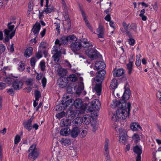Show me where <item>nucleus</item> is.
Listing matches in <instances>:
<instances>
[{
	"label": "nucleus",
	"mask_w": 161,
	"mask_h": 161,
	"mask_svg": "<svg viewBox=\"0 0 161 161\" xmlns=\"http://www.w3.org/2000/svg\"><path fill=\"white\" fill-rule=\"evenodd\" d=\"M3 159L2 149L1 146L0 145V161H2Z\"/></svg>",
	"instance_id": "0e129e2a"
},
{
	"label": "nucleus",
	"mask_w": 161,
	"mask_h": 161,
	"mask_svg": "<svg viewBox=\"0 0 161 161\" xmlns=\"http://www.w3.org/2000/svg\"><path fill=\"white\" fill-rule=\"evenodd\" d=\"M34 117H32L29 119L24 121L23 123V125L24 128L29 131H30L32 129L31 123Z\"/></svg>",
	"instance_id": "2eb2a0df"
},
{
	"label": "nucleus",
	"mask_w": 161,
	"mask_h": 161,
	"mask_svg": "<svg viewBox=\"0 0 161 161\" xmlns=\"http://www.w3.org/2000/svg\"><path fill=\"white\" fill-rule=\"evenodd\" d=\"M60 46H59V45H56L54 46L53 48L52 53H61L60 49Z\"/></svg>",
	"instance_id": "c9c22d12"
},
{
	"label": "nucleus",
	"mask_w": 161,
	"mask_h": 161,
	"mask_svg": "<svg viewBox=\"0 0 161 161\" xmlns=\"http://www.w3.org/2000/svg\"><path fill=\"white\" fill-rule=\"evenodd\" d=\"M133 150L137 155L136 158V161H141V154L142 153L141 147L136 145L134 147Z\"/></svg>",
	"instance_id": "1a4fd4ad"
},
{
	"label": "nucleus",
	"mask_w": 161,
	"mask_h": 161,
	"mask_svg": "<svg viewBox=\"0 0 161 161\" xmlns=\"http://www.w3.org/2000/svg\"><path fill=\"white\" fill-rule=\"evenodd\" d=\"M68 41L72 43H74L77 40V38L74 35L68 36Z\"/></svg>",
	"instance_id": "4c0bfd02"
},
{
	"label": "nucleus",
	"mask_w": 161,
	"mask_h": 161,
	"mask_svg": "<svg viewBox=\"0 0 161 161\" xmlns=\"http://www.w3.org/2000/svg\"><path fill=\"white\" fill-rule=\"evenodd\" d=\"M42 76V75L41 74L37 73V75L36 76V78L37 80H39L41 79Z\"/></svg>",
	"instance_id": "774afa93"
},
{
	"label": "nucleus",
	"mask_w": 161,
	"mask_h": 161,
	"mask_svg": "<svg viewBox=\"0 0 161 161\" xmlns=\"http://www.w3.org/2000/svg\"><path fill=\"white\" fill-rule=\"evenodd\" d=\"M122 25L125 30H127L128 28L129 25V24H127L125 22H124L123 23Z\"/></svg>",
	"instance_id": "bf43d9fd"
},
{
	"label": "nucleus",
	"mask_w": 161,
	"mask_h": 161,
	"mask_svg": "<svg viewBox=\"0 0 161 161\" xmlns=\"http://www.w3.org/2000/svg\"><path fill=\"white\" fill-rule=\"evenodd\" d=\"M47 46V44L46 42H42L40 45L39 49L42 50V49H44L46 48Z\"/></svg>",
	"instance_id": "c03bdc74"
},
{
	"label": "nucleus",
	"mask_w": 161,
	"mask_h": 161,
	"mask_svg": "<svg viewBox=\"0 0 161 161\" xmlns=\"http://www.w3.org/2000/svg\"><path fill=\"white\" fill-rule=\"evenodd\" d=\"M7 92L10 94L13 95H14V91L13 89L12 88L9 89H7Z\"/></svg>",
	"instance_id": "e2e57ef3"
},
{
	"label": "nucleus",
	"mask_w": 161,
	"mask_h": 161,
	"mask_svg": "<svg viewBox=\"0 0 161 161\" xmlns=\"http://www.w3.org/2000/svg\"><path fill=\"white\" fill-rule=\"evenodd\" d=\"M129 44L130 45H133L135 43V40L134 39L130 38L128 39Z\"/></svg>",
	"instance_id": "6e6d98bb"
},
{
	"label": "nucleus",
	"mask_w": 161,
	"mask_h": 161,
	"mask_svg": "<svg viewBox=\"0 0 161 161\" xmlns=\"http://www.w3.org/2000/svg\"><path fill=\"white\" fill-rule=\"evenodd\" d=\"M18 65V69L19 71H22L25 68L24 64L22 62H20Z\"/></svg>",
	"instance_id": "a19ab883"
},
{
	"label": "nucleus",
	"mask_w": 161,
	"mask_h": 161,
	"mask_svg": "<svg viewBox=\"0 0 161 161\" xmlns=\"http://www.w3.org/2000/svg\"><path fill=\"white\" fill-rule=\"evenodd\" d=\"M117 80L115 79H113L112 80L111 83L110 85V87L111 89H115L118 86Z\"/></svg>",
	"instance_id": "2f4dec72"
},
{
	"label": "nucleus",
	"mask_w": 161,
	"mask_h": 161,
	"mask_svg": "<svg viewBox=\"0 0 161 161\" xmlns=\"http://www.w3.org/2000/svg\"><path fill=\"white\" fill-rule=\"evenodd\" d=\"M53 7L48 6V3H46V8H45L44 11L47 14L50 13L53 11Z\"/></svg>",
	"instance_id": "bb28decb"
},
{
	"label": "nucleus",
	"mask_w": 161,
	"mask_h": 161,
	"mask_svg": "<svg viewBox=\"0 0 161 161\" xmlns=\"http://www.w3.org/2000/svg\"><path fill=\"white\" fill-rule=\"evenodd\" d=\"M12 23H8V29H5L4 31V32L6 37L4 39V42H8L10 39H11L13 36H14L15 30L13 31L14 28V25H12Z\"/></svg>",
	"instance_id": "20e7f679"
},
{
	"label": "nucleus",
	"mask_w": 161,
	"mask_h": 161,
	"mask_svg": "<svg viewBox=\"0 0 161 161\" xmlns=\"http://www.w3.org/2000/svg\"><path fill=\"white\" fill-rule=\"evenodd\" d=\"M36 62V61L35 58H32L31 60V66L34 67L35 66Z\"/></svg>",
	"instance_id": "5fc2aeb1"
},
{
	"label": "nucleus",
	"mask_w": 161,
	"mask_h": 161,
	"mask_svg": "<svg viewBox=\"0 0 161 161\" xmlns=\"http://www.w3.org/2000/svg\"><path fill=\"white\" fill-rule=\"evenodd\" d=\"M82 47V44L79 42L72 43L71 45V49L74 52L80 50Z\"/></svg>",
	"instance_id": "4468645a"
},
{
	"label": "nucleus",
	"mask_w": 161,
	"mask_h": 161,
	"mask_svg": "<svg viewBox=\"0 0 161 161\" xmlns=\"http://www.w3.org/2000/svg\"><path fill=\"white\" fill-rule=\"evenodd\" d=\"M33 83V80L31 78L28 79L26 81V83L27 85H32Z\"/></svg>",
	"instance_id": "3c124183"
},
{
	"label": "nucleus",
	"mask_w": 161,
	"mask_h": 161,
	"mask_svg": "<svg viewBox=\"0 0 161 161\" xmlns=\"http://www.w3.org/2000/svg\"><path fill=\"white\" fill-rule=\"evenodd\" d=\"M28 151L30 152L28 155V158L31 160H35L39 155L40 153L36 148V145L35 144L32 145L29 148Z\"/></svg>",
	"instance_id": "39448f33"
},
{
	"label": "nucleus",
	"mask_w": 161,
	"mask_h": 161,
	"mask_svg": "<svg viewBox=\"0 0 161 161\" xmlns=\"http://www.w3.org/2000/svg\"><path fill=\"white\" fill-rule=\"evenodd\" d=\"M54 55L52 56V58H53V60L56 62H58L60 59V57L61 55V53H52Z\"/></svg>",
	"instance_id": "c85d7f7f"
},
{
	"label": "nucleus",
	"mask_w": 161,
	"mask_h": 161,
	"mask_svg": "<svg viewBox=\"0 0 161 161\" xmlns=\"http://www.w3.org/2000/svg\"><path fill=\"white\" fill-rule=\"evenodd\" d=\"M88 130V129L86 128L82 129L80 135V137L81 138H84L87 134Z\"/></svg>",
	"instance_id": "f704fd0d"
},
{
	"label": "nucleus",
	"mask_w": 161,
	"mask_h": 161,
	"mask_svg": "<svg viewBox=\"0 0 161 161\" xmlns=\"http://www.w3.org/2000/svg\"><path fill=\"white\" fill-rule=\"evenodd\" d=\"M82 46L85 48L86 54L92 60L96 58L99 53L98 51L94 49H92V45L91 43L87 41L82 42Z\"/></svg>",
	"instance_id": "f03ea898"
},
{
	"label": "nucleus",
	"mask_w": 161,
	"mask_h": 161,
	"mask_svg": "<svg viewBox=\"0 0 161 161\" xmlns=\"http://www.w3.org/2000/svg\"><path fill=\"white\" fill-rule=\"evenodd\" d=\"M65 113L64 112H62L56 114V117L58 119H60L65 116Z\"/></svg>",
	"instance_id": "37998d69"
},
{
	"label": "nucleus",
	"mask_w": 161,
	"mask_h": 161,
	"mask_svg": "<svg viewBox=\"0 0 161 161\" xmlns=\"http://www.w3.org/2000/svg\"><path fill=\"white\" fill-rule=\"evenodd\" d=\"M91 126L92 127V130L93 131L95 132L97 130V127L95 122H92L91 124Z\"/></svg>",
	"instance_id": "8fccbe9b"
},
{
	"label": "nucleus",
	"mask_w": 161,
	"mask_h": 161,
	"mask_svg": "<svg viewBox=\"0 0 161 161\" xmlns=\"http://www.w3.org/2000/svg\"><path fill=\"white\" fill-rule=\"evenodd\" d=\"M42 50L39 49L38 52L36 53V57L38 59L42 58Z\"/></svg>",
	"instance_id": "603ef678"
},
{
	"label": "nucleus",
	"mask_w": 161,
	"mask_h": 161,
	"mask_svg": "<svg viewBox=\"0 0 161 161\" xmlns=\"http://www.w3.org/2000/svg\"><path fill=\"white\" fill-rule=\"evenodd\" d=\"M92 107L94 111L98 110L101 106V104L99 100L95 99L91 102Z\"/></svg>",
	"instance_id": "a211bd4d"
},
{
	"label": "nucleus",
	"mask_w": 161,
	"mask_h": 161,
	"mask_svg": "<svg viewBox=\"0 0 161 161\" xmlns=\"http://www.w3.org/2000/svg\"><path fill=\"white\" fill-rule=\"evenodd\" d=\"M74 105L76 108H83L82 101V100L78 98L76 99L74 101Z\"/></svg>",
	"instance_id": "412c9836"
},
{
	"label": "nucleus",
	"mask_w": 161,
	"mask_h": 161,
	"mask_svg": "<svg viewBox=\"0 0 161 161\" xmlns=\"http://www.w3.org/2000/svg\"><path fill=\"white\" fill-rule=\"evenodd\" d=\"M60 21L58 20L56 22H54V24L56 27V29L58 33H60Z\"/></svg>",
	"instance_id": "58836bf2"
},
{
	"label": "nucleus",
	"mask_w": 161,
	"mask_h": 161,
	"mask_svg": "<svg viewBox=\"0 0 161 161\" xmlns=\"http://www.w3.org/2000/svg\"><path fill=\"white\" fill-rule=\"evenodd\" d=\"M20 141V137L19 135H17L14 138V143L15 144H17Z\"/></svg>",
	"instance_id": "49530a36"
},
{
	"label": "nucleus",
	"mask_w": 161,
	"mask_h": 161,
	"mask_svg": "<svg viewBox=\"0 0 161 161\" xmlns=\"http://www.w3.org/2000/svg\"><path fill=\"white\" fill-rule=\"evenodd\" d=\"M141 61L139 58H137L136 61V65L137 66H139L141 64Z\"/></svg>",
	"instance_id": "13d9d810"
},
{
	"label": "nucleus",
	"mask_w": 161,
	"mask_h": 161,
	"mask_svg": "<svg viewBox=\"0 0 161 161\" xmlns=\"http://www.w3.org/2000/svg\"><path fill=\"white\" fill-rule=\"evenodd\" d=\"M61 144L64 145H69L71 143V141L69 139H62L60 141Z\"/></svg>",
	"instance_id": "72a5a7b5"
},
{
	"label": "nucleus",
	"mask_w": 161,
	"mask_h": 161,
	"mask_svg": "<svg viewBox=\"0 0 161 161\" xmlns=\"http://www.w3.org/2000/svg\"><path fill=\"white\" fill-rule=\"evenodd\" d=\"M81 120V118H76L74 120V124L76 126L79 125L80 124V122Z\"/></svg>",
	"instance_id": "79ce46f5"
},
{
	"label": "nucleus",
	"mask_w": 161,
	"mask_h": 161,
	"mask_svg": "<svg viewBox=\"0 0 161 161\" xmlns=\"http://www.w3.org/2000/svg\"><path fill=\"white\" fill-rule=\"evenodd\" d=\"M69 42L68 37L65 36H62L60 40L58 39H56L55 42L56 45H59L60 46L62 45H64Z\"/></svg>",
	"instance_id": "f3484780"
},
{
	"label": "nucleus",
	"mask_w": 161,
	"mask_h": 161,
	"mask_svg": "<svg viewBox=\"0 0 161 161\" xmlns=\"http://www.w3.org/2000/svg\"><path fill=\"white\" fill-rule=\"evenodd\" d=\"M73 100L72 99H69V96L64 95L63 97L61 104L64 105V107H67L70 103H71Z\"/></svg>",
	"instance_id": "ddd939ff"
},
{
	"label": "nucleus",
	"mask_w": 161,
	"mask_h": 161,
	"mask_svg": "<svg viewBox=\"0 0 161 161\" xmlns=\"http://www.w3.org/2000/svg\"><path fill=\"white\" fill-rule=\"evenodd\" d=\"M119 142L120 143L125 144L127 143L126 134L125 130L119 129Z\"/></svg>",
	"instance_id": "6e6552de"
},
{
	"label": "nucleus",
	"mask_w": 161,
	"mask_h": 161,
	"mask_svg": "<svg viewBox=\"0 0 161 161\" xmlns=\"http://www.w3.org/2000/svg\"><path fill=\"white\" fill-rule=\"evenodd\" d=\"M157 158L156 157V153H153L152 156V160L153 161H157L159 159V161H161V152H158L157 153Z\"/></svg>",
	"instance_id": "cd10ccee"
},
{
	"label": "nucleus",
	"mask_w": 161,
	"mask_h": 161,
	"mask_svg": "<svg viewBox=\"0 0 161 161\" xmlns=\"http://www.w3.org/2000/svg\"><path fill=\"white\" fill-rule=\"evenodd\" d=\"M41 26L40 23H36L32 29L34 35L37 36L39 32Z\"/></svg>",
	"instance_id": "4be33fe9"
},
{
	"label": "nucleus",
	"mask_w": 161,
	"mask_h": 161,
	"mask_svg": "<svg viewBox=\"0 0 161 161\" xmlns=\"http://www.w3.org/2000/svg\"><path fill=\"white\" fill-rule=\"evenodd\" d=\"M33 6L32 4H29L28 6V12H31L33 10Z\"/></svg>",
	"instance_id": "4d7b16f0"
},
{
	"label": "nucleus",
	"mask_w": 161,
	"mask_h": 161,
	"mask_svg": "<svg viewBox=\"0 0 161 161\" xmlns=\"http://www.w3.org/2000/svg\"><path fill=\"white\" fill-rule=\"evenodd\" d=\"M68 78L69 80L72 82H75L77 80L76 76L75 74L70 75L69 76Z\"/></svg>",
	"instance_id": "ea45409f"
},
{
	"label": "nucleus",
	"mask_w": 161,
	"mask_h": 161,
	"mask_svg": "<svg viewBox=\"0 0 161 161\" xmlns=\"http://www.w3.org/2000/svg\"><path fill=\"white\" fill-rule=\"evenodd\" d=\"M5 49V47L3 45H0V53L3 52Z\"/></svg>",
	"instance_id": "052dcab7"
},
{
	"label": "nucleus",
	"mask_w": 161,
	"mask_h": 161,
	"mask_svg": "<svg viewBox=\"0 0 161 161\" xmlns=\"http://www.w3.org/2000/svg\"><path fill=\"white\" fill-rule=\"evenodd\" d=\"M80 11L82 15V17L83 19V20L84 21L86 25L87 26L88 28L92 32L93 31V29L91 26L90 25L89 21L87 20V16L86 15L85 12L82 8L80 9Z\"/></svg>",
	"instance_id": "9b49d317"
},
{
	"label": "nucleus",
	"mask_w": 161,
	"mask_h": 161,
	"mask_svg": "<svg viewBox=\"0 0 161 161\" xmlns=\"http://www.w3.org/2000/svg\"><path fill=\"white\" fill-rule=\"evenodd\" d=\"M97 34L99 38H103L104 36V30L103 26L99 25L97 30Z\"/></svg>",
	"instance_id": "5701e85b"
},
{
	"label": "nucleus",
	"mask_w": 161,
	"mask_h": 161,
	"mask_svg": "<svg viewBox=\"0 0 161 161\" xmlns=\"http://www.w3.org/2000/svg\"><path fill=\"white\" fill-rule=\"evenodd\" d=\"M35 97L36 101H38L41 97V93L39 91H36L35 92Z\"/></svg>",
	"instance_id": "a18cd8bd"
},
{
	"label": "nucleus",
	"mask_w": 161,
	"mask_h": 161,
	"mask_svg": "<svg viewBox=\"0 0 161 161\" xmlns=\"http://www.w3.org/2000/svg\"><path fill=\"white\" fill-rule=\"evenodd\" d=\"M113 76L114 77H119L122 75L124 74V70L122 69H115L113 72Z\"/></svg>",
	"instance_id": "b1692460"
},
{
	"label": "nucleus",
	"mask_w": 161,
	"mask_h": 161,
	"mask_svg": "<svg viewBox=\"0 0 161 161\" xmlns=\"http://www.w3.org/2000/svg\"><path fill=\"white\" fill-rule=\"evenodd\" d=\"M82 122L86 125H89L91 122L92 117L88 115H85L81 118Z\"/></svg>",
	"instance_id": "aec40b11"
},
{
	"label": "nucleus",
	"mask_w": 161,
	"mask_h": 161,
	"mask_svg": "<svg viewBox=\"0 0 161 161\" xmlns=\"http://www.w3.org/2000/svg\"><path fill=\"white\" fill-rule=\"evenodd\" d=\"M108 140L107 139H106L105 140V144L104 145V149L105 152V159L106 161H111L110 157L109 155V152L108 150Z\"/></svg>",
	"instance_id": "dca6fc26"
},
{
	"label": "nucleus",
	"mask_w": 161,
	"mask_h": 161,
	"mask_svg": "<svg viewBox=\"0 0 161 161\" xmlns=\"http://www.w3.org/2000/svg\"><path fill=\"white\" fill-rule=\"evenodd\" d=\"M55 69L58 75L60 76L66 75L67 73L66 70L62 68L60 65L58 64H57L56 65Z\"/></svg>",
	"instance_id": "9d476101"
},
{
	"label": "nucleus",
	"mask_w": 161,
	"mask_h": 161,
	"mask_svg": "<svg viewBox=\"0 0 161 161\" xmlns=\"http://www.w3.org/2000/svg\"><path fill=\"white\" fill-rule=\"evenodd\" d=\"M71 120L69 119H63L61 121V124L62 126H68L71 124Z\"/></svg>",
	"instance_id": "7c9ffc66"
},
{
	"label": "nucleus",
	"mask_w": 161,
	"mask_h": 161,
	"mask_svg": "<svg viewBox=\"0 0 161 161\" xmlns=\"http://www.w3.org/2000/svg\"><path fill=\"white\" fill-rule=\"evenodd\" d=\"M41 70L42 71H44L45 70V63L44 61H41L40 64Z\"/></svg>",
	"instance_id": "864d4df0"
},
{
	"label": "nucleus",
	"mask_w": 161,
	"mask_h": 161,
	"mask_svg": "<svg viewBox=\"0 0 161 161\" xmlns=\"http://www.w3.org/2000/svg\"><path fill=\"white\" fill-rule=\"evenodd\" d=\"M105 19L108 21H110V19H111V17L110 15L109 14H108L104 18Z\"/></svg>",
	"instance_id": "338daca9"
},
{
	"label": "nucleus",
	"mask_w": 161,
	"mask_h": 161,
	"mask_svg": "<svg viewBox=\"0 0 161 161\" xmlns=\"http://www.w3.org/2000/svg\"><path fill=\"white\" fill-rule=\"evenodd\" d=\"M130 30H133L134 32L137 31V26L134 23H132L130 26Z\"/></svg>",
	"instance_id": "de8ad7c7"
},
{
	"label": "nucleus",
	"mask_w": 161,
	"mask_h": 161,
	"mask_svg": "<svg viewBox=\"0 0 161 161\" xmlns=\"http://www.w3.org/2000/svg\"><path fill=\"white\" fill-rule=\"evenodd\" d=\"M100 73H101V72ZM101 73L102 75L101 76H99V75H96L94 78L97 83L95 86L94 89L98 95H100L101 94L102 90L101 84L104 79L105 72L104 71H102Z\"/></svg>",
	"instance_id": "7ed1b4c3"
},
{
	"label": "nucleus",
	"mask_w": 161,
	"mask_h": 161,
	"mask_svg": "<svg viewBox=\"0 0 161 161\" xmlns=\"http://www.w3.org/2000/svg\"><path fill=\"white\" fill-rule=\"evenodd\" d=\"M106 64L104 62L102 61L96 62L95 64V68H96L97 70H100L97 73H96V75H99V76H101L102 73H101L102 71H104L105 72V74L106 71L104 70Z\"/></svg>",
	"instance_id": "423d86ee"
},
{
	"label": "nucleus",
	"mask_w": 161,
	"mask_h": 161,
	"mask_svg": "<svg viewBox=\"0 0 161 161\" xmlns=\"http://www.w3.org/2000/svg\"><path fill=\"white\" fill-rule=\"evenodd\" d=\"M33 51V48L32 47H30L27 48L25 53V55L26 57H30Z\"/></svg>",
	"instance_id": "c756f323"
},
{
	"label": "nucleus",
	"mask_w": 161,
	"mask_h": 161,
	"mask_svg": "<svg viewBox=\"0 0 161 161\" xmlns=\"http://www.w3.org/2000/svg\"><path fill=\"white\" fill-rule=\"evenodd\" d=\"M124 92L122 96V100L123 102L126 103V100L130 97V91L128 88V83H126L124 86Z\"/></svg>",
	"instance_id": "0eeeda50"
},
{
	"label": "nucleus",
	"mask_w": 161,
	"mask_h": 161,
	"mask_svg": "<svg viewBox=\"0 0 161 161\" xmlns=\"http://www.w3.org/2000/svg\"><path fill=\"white\" fill-rule=\"evenodd\" d=\"M41 82L43 88H45L47 82V80L45 77H43L42 79Z\"/></svg>",
	"instance_id": "09e8293b"
},
{
	"label": "nucleus",
	"mask_w": 161,
	"mask_h": 161,
	"mask_svg": "<svg viewBox=\"0 0 161 161\" xmlns=\"http://www.w3.org/2000/svg\"><path fill=\"white\" fill-rule=\"evenodd\" d=\"M6 86V85L5 83L0 82V90L3 89L5 88Z\"/></svg>",
	"instance_id": "680f3d73"
},
{
	"label": "nucleus",
	"mask_w": 161,
	"mask_h": 161,
	"mask_svg": "<svg viewBox=\"0 0 161 161\" xmlns=\"http://www.w3.org/2000/svg\"><path fill=\"white\" fill-rule=\"evenodd\" d=\"M70 131V129L68 127L63 128L60 131V134L63 136H67L69 134Z\"/></svg>",
	"instance_id": "a878e982"
},
{
	"label": "nucleus",
	"mask_w": 161,
	"mask_h": 161,
	"mask_svg": "<svg viewBox=\"0 0 161 161\" xmlns=\"http://www.w3.org/2000/svg\"><path fill=\"white\" fill-rule=\"evenodd\" d=\"M132 140L134 141L135 143H137L140 140L139 135L137 133L134 134L132 137Z\"/></svg>",
	"instance_id": "473e14b6"
},
{
	"label": "nucleus",
	"mask_w": 161,
	"mask_h": 161,
	"mask_svg": "<svg viewBox=\"0 0 161 161\" xmlns=\"http://www.w3.org/2000/svg\"><path fill=\"white\" fill-rule=\"evenodd\" d=\"M80 132V130L78 127H74L72 130L71 131H70L69 134L72 137L75 138L78 136Z\"/></svg>",
	"instance_id": "6ab92c4d"
},
{
	"label": "nucleus",
	"mask_w": 161,
	"mask_h": 161,
	"mask_svg": "<svg viewBox=\"0 0 161 161\" xmlns=\"http://www.w3.org/2000/svg\"><path fill=\"white\" fill-rule=\"evenodd\" d=\"M127 67L129 74H130L133 69V62L130 61L129 63L127 64Z\"/></svg>",
	"instance_id": "e433bc0d"
},
{
	"label": "nucleus",
	"mask_w": 161,
	"mask_h": 161,
	"mask_svg": "<svg viewBox=\"0 0 161 161\" xmlns=\"http://www.w3.org/2000/svg\"><path fill=\"white\" fill-rule=\"evenodd\" d=\"M130 128L133 131H137L139 129H141L140 126L137 123L133 122L130 125Z\"/></svg>",
	"instance_id": "393cba45"
},
{
	"label": "nucleus",
	"mask_w": 161,
	"mask_h": 161,
	"mask_svg": "<svg viewBox=\"0 0 161 161\" xmlns=\"http://www.w3.org/2000/svg\"><path fill=\"white\" fill-rule=\"evenodd\" d=\"M23 85V83L21 80L16 79L14 80L12 86L15 90H20L22 88Z\"/></svg>",
	"instance_id": "f8f14e48"
},
{
	"label": "nucleus",
	"mask_w": 161,
	"mask_h": 161,
	"mask_svg": "<svg viewBox=\"0 0 161 161\" xmlns=\"http://www.w3.org/2000/svg\"><path fill=\"white\" fill-rule=\"evenodd\" d=\"M111 106L113 108L116 107L118 108L116 114H114L112 116V119L113 121H117L121 118L124 119L129 116L131 107L130 103H125L123 102L122 99L118 102L115 99L113 100Z\"/></svg>",
	"instance_id": "f257e3e1"
},
{
	"label": "nucleus",
	"mask_w": 161,
	"mask_h": 161,
	"mask_svg": "<svg viewBox=\"0 0 161 161\" xmlns=\"http://www.w3.org/2000/svg\"><path fill=\"white\" fill-rule=\"evenodd\" d=\"M3 97L0 96V110H2L3 109L2 106Z\"/></svg>",
	"instance_id": "69168bd1"
}]
</instances>
